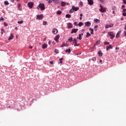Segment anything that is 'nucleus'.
I'll return each mask as SVG.
<instances>
[{"label":"nucleus","mask_w":126,"mask_h":126,"mask_svg":"<svg viewBox=\"0 0 126 126\" xmlns=\"http://www.w3.org/2000/svg\"><path fill=\"white\" fill-rule=\"evenodd\" d=\"M100 8L99 9V11H100V12H106V11H107V8H105V7H103V6H102V5H99Z\"/></svg>","instance_id":"f257e3e1"},{"label":"nucleus","mask_w":126,"mask_h":126,"mask_svg":"<svg viewBox=\"0 0 126 126\" xmlns=\"http://www.w3.org/2000/svg\"><path fill=\"white\" fill-rule=\"evenodd\" d=\"M38 7L40 8L41 10H45V4L44 3H40L38 5Z\"/></svg>","instance_id":"f03ea898"},{"label":"nucleus","mask_w":126,"mask_h":126,"mask_svg":"<svg viewBox=\"0 0 126 126\" xmlns=\"http://www.w3.org/2000/svg\"><path fill=\"white\" fill-rule=\"evenodd\" d=\"M43 18H44V15L43 14H40V15H37L36 16V19L37 20H40L43 19Z\"/></svg>","instance_id":"7ed1b4c3"},{"label":"nucleus","mask_w":126,"mask_h":126,"mask_svg":"<svg viewBox=\"0 0 126 126\" xmlns=\"http://www.w3.org/2000/svg\"><path fill=\"white\" fill-rule=\"evenodd\" d=\"M108 35H109V36H110V39L111 40H113V39H114V38H115V34H114V32H108Z\"/></svg>","instance_id":"20e7f679"},{"label":"nucleus","mask_w":126,"mask_h":126,"mask_svg":"<svg viewBox=\"0 0 126 126\" xmlns=\"http://www.w3.org/2000/svg\"><path fill=\"white\" fill-rule=\"evenodd\" d=\"M73 43L74 44V47H78L79 46V43H77V40H76V38H74L73 40Z\"/></svg>","instance_id":"39448f33"},{"label":"nucleus","mask_w":126,"mask_h":126,"mask_svg":"<svg viewBox=\"0 0 126 126\" xmlns=\"http://www.w3.org/2000/svg\"><path fill=\"white\" fill-rule=\"evenodd\" d=\"M34 5V3L33 2H30L28 3V6L30 8H32L33 7V6Z\"/></svg>","instance_id":"423d86ee"},{"label":"nucleus","mask_w":126,"mask_h":126,"mask_svg":"<svg viewBox=\"0 0 126 126\" xmlns=\"http://www.w3.org/2000/svg\"><path fill=\"white\" fill-rule=\"evenodd\" d=\"M88 3L89 5H93L94 4V0H88Z\"/></svg>","instance_id":"0eeeda50"},{"label":"nucleus","mask_w":126,"mask_h":126,"mask_svg":"<svg viewBox=\"0 0 126 126\" xmlns=\"http://www.w3.org/2000/svg\"><path fill=\"white\" fill-rule=\"evenodd\" d=\"M85 27L87 26L88 27H89L91 26V23H90L89 21L85 22Z\"/></svg>","instance_id":"6e6552de"},{"label":"nucleus","mask_w":126,"mask_h":126,"mask_svg":"<svg viewBox=\"0 0 126 126\" xmlns=\"http://www.w3.org/2000/svg\"><path fill=\"white\" fill-rule=\"evenodd\" d=\"M78 31V29H73L72 30V32H71V34H73V33H76Z\"/></svg>","instance_id":"1a4fd4ad"},{"label":"nucleus","mask_w":126,"mask_h":126,"mask_svg":"<svg viewBox=\"0 0 126 126\" xmlns=\"http://www.w3.org/2000/svg\"><path fill=\"white\" fill-rule=\"evenodd\" d=\"M52 33L56 34L58 33V30L57 29H53L52 30Z\"/></svg>","instance_id":"9d476101"},{"label":"nucleus","mask_w":126,"mask_h":126,"mask_svg":"<svg viewBox=\"0 0 126 126\" xmlns=\"http://www.w3.org/2000/svg\"><path fill=\"white\" fill-rule=\"evenodd\" d=\"M113 26H114L113 24L107 25L106 26H105V28H106V29H107V28H111L113 27Z\"/></svg>","instance_id":"9b49d317"},{"label":"nucleus","mask_w":126,"mask_h":126,"mask_svg":"<svg viewBox=\"0 0 126 126\" xmlns=\"http://www.w3.org/2000/svg\"><path fill=\"white\" fill-rule=\"evenodd\" d=\"M42 49H46V48H48V44L46 43L42 44Z\"/></svg>","instance_id":"f8f14e48"},{"label":"nucleus","mask_w":126,"mask_h":126,"mask_svg":"<svg viewBox=\"0 0 126 126\" xmlns=\"http://www.w3.org/2000/svg\"><path fill=\"white\" fill-rule=\"evenodd\" d=\"M109 49H113V46H112V45H110L108 46H106V51H109Z\"/></svg>","instance_id":"ddd939ff"},{"label":"nucleus","mask_w":126,"mask_h":126,"mask_svg":"<svg viewBox=\"0 0 126 126\" xmlns=\"http://www.w3.org/2000/svg\"><path fill=\"white\" fill-rule=\"evenodd\" d=\"M72 7L73 9L75 11H77V10H78V9H79V7H75V6H72Z\"/></svg>","instance_id":"4468645a"},{"label":"nucleus","mask_w":126,"mask_h":126,"mask_svg":"<svg viewBox=\"0 0 126 126\" xmlns=\"http://www.w3.org/2000/svg\"><path fill=\"white\" fill-rule=\"evenodd\" d=\"M60 39V35H57L55 38V40L56 41V42H58V41H59V39Z\"/></svg>","instance_id":"2eb2a0df"},{"label":"nucleus","mask_w":126,"mask_h":126,"mask_svg":"<svg viewBox=\"0 0 126 126\" xmlns=\"http://www.w3.org/2000/svg\"><path fill=\"white\" fill-rule=\"evenodd\" d=\"M68 25V28L70 29L72 28V24L71 23H68L67 24Z\"/></svg>","instance_id":"dca6fc26"},{"label":"nucleus","mask_w":126,"mask_h":126,"mask_svg":"<svg viewBox=\"0 0 126 126\" xmlns=\"http://www.w3.org/2000/svg\"><path fill=\"white\" fill-rule=\"evenodd\" d=\"M121 31H119L116 34V38H118L120 37V34H121Z\"/></svg>","instance_id":"f3484780"},{"label":"nucleus","mask_w":126,"mask_h":126,"mask_svg":"<svg viewBox=\"0 0 126 126\" xmlns=\"http://www.w3.org/2000/svg\"><path fill=\"white\" fill-rule=\"evenodd\" d=\"M65 52L68 53V54H70V53L71 52V49H70V48L66 49Z\"/></svg>","instance_id":"a211bd4d"},{"label":"nucleus","mask_w":126,"mask_h":126,"mask_svg":"<svg viewBox=\"0 0 126 126\" xmlns=\"http://www.w3.org/2000/svg\"><path fill=\"white\" fill-rule=\"evenodd\" d=\"M13 38H14L13 34L12 33H11V36L8 38L9 41H10V40H12V39H13Z\"/></svg>","instance_id":"6ab92c4d"},{"label":"nucleus","mask_w":126,"mask_h":126,"mask_svg":"<svg viewBox=\"0 0 126 126\" xmlns=\"http://www.w3.org/2000/svg\"><path fill=\"white\" fill-rule=\"evenodd\" d=\"M98 55L99 57H102V56H103V53H102V51H98Z\"/></svg>","instance_id":"aec40b11"},{"label":"nucleus","mask_w":126,"mask_h":126,"mask_svg":"<svg viewBox=\"0 0 126 126\" xmlns=\"http://www.w3.org/2000/svg\"><path fill=\"white\" fill-rule=\"evenodd\" d=\"M66 5V3H65V2H63V1H62L61 2V6H65V5Z\"/></svg>","instance_id":"412c9836"},{"label":"nucleus","mask_w":126,"mask_h":126,"mask_svg":"<svg viewBox=\"0 0 126 126\" xmlns=\"http://www.w3.org/2000/svg\"><path fill=\"white\" fill-rule=\"evenodd\" d=\"M100 44V40H97L95 43L94 44V46H97Z\"/></svg>","instance_id":"4be33fe9"},{"label":"nucleus","mask_w":126,"mask_h":126,"mask_svg":"<svg viewBox=\"0 0 126 126\" xmlns=\"http://www.w3.org/2000/svg\"><path fill=\"white\" fill-rule=\"evenodd\" d=\"M89 30H90V31H91V34H94V30H93V29H92V28H90V29H89Z\"/></svg>","instance_id":"5701e85b"},{"label":"nucleus","mask_w":126,"mask_h":126,"mask_svg":"<svg viewBox=\"0 0 126 126\" xmlns=\"http://www.w3.org/2000/svg\"><path fill=\"white\" fill-rule=\"evenodd\" d=\"M90 36H91V34L89 32H87V35H86V38H89Z\"/></svg>","instance_id":"b1692460"},{"label":"nucleus","mask_w":126,"mask_h":126,"mask_svg":"<svg viewBox=\"0 0 126 126\" xmlns=\"http://www.w3.org/2000/svg\"><path fill=\"white\" fill-rule=\"evenodd\" d=\"M94 22H96V23H100V20L95 19L94 20Z\"/></svg>","instance_id":"393cba45"},{"label":"nucleus","mask_w":126,"mask_h":126,"mask_svg":"<svg viewBox=\"0 0 126 126\" xmlns=\"http://www.w3.org/2000/svg\"><path fill=\"white\" fill-rule=\"evenodd\" d=\"M57 14H58V15H61V14H62V11L61 10H58L57 12Z\"/></svg>","instance_id":"a878e982"},{"label":"nucleus","mask_w":126,"mask_h":126,"mask_svg":"<svg viewBox=\"0 0 126 126\" xmlns=\"http://www.w3.org/2000/svg\"><path fill=\"white\" fill-rule=\"evenodd\" d=\"M73 38L72 37H70V38L68 39V42H69L70 43H71V42H72V41H73Z\"/></svg>","instance_id":"bb28decb"},{"label":"nucleus","mask_w":126,"mask_h":126,"mask_svg":"<svg viewBox=\"0 0 126 126\" xmlns=\"http://www.w3.org/2000/svg\"><path fill=\"white\" fill-rule=\"evenodd\" d=\"M65 17L66 18H70L71 17V16H70V15L69 14H66L65 15Z\"/></svg>","instance_id":"cd10ccee"},{"label":"nucleus","mask_w":126,"mask_h":126,"mask_svg":"<svg viewBox=\"0 0 126 126\" xmlns=\"http://www.w3.org/2000/svg\"><path fill=\"white\" fill-rule=\"evenodd\" d=\"M73 11H74V10H73V8H72L69 10V13H73Z\"/></svg>","instance_id":"c85d7f7f"},{"label":"nucleus","mask_w":126,"mask_h":126,"mask_svg":"<svg viewBox=\"0 0 126 126\" xmlns=\"http://www.w3.org/2000/svg\"><path fill=\"white\" fill-rule=\"evenodd\" d=\"M60 61V63H63V58H61L60 59H59Z\"/></svg>","instance_id":"c756f323"},{"label":"nucleus","mask_w":126,"mask_h":126,"mask_svg":"<svg viewBox=\"0 0 126 126\" xmlns=\"http://www.w3.org/2000/svg\"><path fill=\"white\" fill-rule=\"evenodd\" d=\"M78 25H79V27H81V26H82V25H83V23L80 22V23H79Z\"/></svg>","instance_id":"7c9ffc66"},{"label":"nucleus","mask_w":126,"mask_h":126,"mask_svg":"<svg viewBox=\"0 0 126 126\" xmlns=\"http://www.w3.org/2000/svg\"><path fill=\"white\" fill-rule=\"evenodd\" d=\"M77 39H79V40H81V39H82V37L81 36V34H79V37L77 38Z\"/></svg>","instance_id":"2f4dec72"},{"label":"nucleus","mask_w":126,"mask_h":126,"mask_svg":"<svg viewBox=\"0 0 126 126\" xmlns=\"http://www.w3.org/2000/svg\"><path fill=\"white\" fill-rule=\"evenodd\" d=\"M4 3L5 5H7L9 4V3H8V1H5Z\"/></svg>","instance_id":"473e14b6"},{"label":"nucleus","mask_w":126,"mask_h":126,"mask_svg":"<svg viewBox=\"0 0 126 126\" xmlns=\"http://www.w3.org/2000/svg\"><path fill=\"white\" fill-rule=\"evenodd\" d=\"M55 53H56V54H59V50L55 49Z\"/></svg>","instance_id":"72a5a7b5"},{"label":"nucleus","mask_w":126,"mask_h":126,"mask_svg":"<svg viewBox=\"0 0 126 126\" xmlns=\"http://www.w3.org/2000/svg\"><path fill=\"white\" fill-rule=\"evenodd\" d=\"M104 45H110V42L105 41L104 42Z\"/></svg>","instance_id":"f704fd0d"},{"label":"nucleus","mask_w":126,"mask_h":126,"mask_svg":"<svg viewBox=\"0 0 126 126\" xmlns=\"http://www.w3.org/2000/svg\"><path fill=\"white\" fill-rule=\"evenodd\" d=\"M18 24H22L23 23V21H18Z\"/></svg>","instance_id":"c9c22d12"},{"label":"nucleus","mask_w":126,"mask_h":126,"mask_svg":"<svg viewBox=\"0 0 126 126\" xmlns=\"http://www.w3.org/2000/svg\"><path fill=\"white\" fill-rule=\"evenodd\" d=\"M43 25H47V21H43Z\"/></svg>","instance_id":"e433bc0d"},{"label":"nucleus","mask_w":126,"mask_h":126,"mask_svg":"<svg viewBox=\"0 0 126 126\" xmlns=\"http://www.w3.org/2000/svg\"><path fill=\"white\" fill-rule=\"evenodd\" d=\"M1 34H3V32H4V30H3V29H1Z\"/></svg>","instance_id":"4c0bfd02"},{"label":"nucleus","mask_w":126,"mask_h":126,"mask_svg":"<svg viewBox=\"0 0 126 126\" xmlns=\"http://www.w3.org/2000/svg\"><path fill=\"white\" fill-rule=\"evenodd\" d=\"M3 21L4 20V19L3 18V17H1V18H0V21Z\"/></svg>","instance_id":"58836bf2"},{"label":"nucleus","mask_w":126,"mask_h":126,"mask_svg":"<svg viewBox=\"0 0 126 126\" xmlns=\"http://www.w3.org/2000/svg\"><path fill=\"white\" fill-rule=\"evenodd\" d=\"M65 44L64 43H63L62 46H61V48H63V47H65Z\"/></svg>","instance_id":"ea45409f"},{"label":"nucleus","mask_w":126,"mask_h":126,"mask_svg":"<svg viewBox=\"0 0 126 126\" xmlns=\"http://www.w3.org/2000/svg\"><path fill=\"white\" fill-rule=\"evenodd\" d=\"M48 2L49 3H52V2H53V0H49Z\"/></svg>","instance_id":"a19ab883"},{"label":"nucleus","mask_w":126,"mask_h":126,"mask_svg":"<svg viewBox=\"0 0 126 126\" xmlns=\"http://www.w3.org/2000/svg\"><path fill=\"white\" fill-rule=\"evenodd\" d=\"M92 61H96V58H93L92 59Z\"/></svg>","instance_id":"79ce46f5"},{"label":"nucleus","mask_w":126,"mask_h":126,"mask_svg":"<svg viewBox=\"0 0 126 126\" xmlns=\"http://www.w3.org/2000/svg\"><path fill=\"white\" fill-rule=\"evenodd\" d=\"M123 16H126V12H124L123 13Z\"/></svg>","instance_id":"37998d69"},{"label":"nucleus","mask_w":126,"mask_h":126,"mask_svg":"<svg viewBox=\"0 0 126 126\" xmlns=\"http://www.w3.org/2000/svg\"><path fill=\"white\" fill-rule=\"evenodd\" d=\"M4 26L6 27V26H7V25H8L7 24H6V23L4 22Z\"/></svg>","instance_id":"c03bdc74"},{"label":"nucleus","mask_w":126,"mask_h":126,"mask_svg":"<svg viewBox=\"0 0 126 126\" xmlns=\"http://www.w3.org/2000/svg\"><path fill=\"white\" fill-rule=\"evenodd\" d=\"M49 63L51 64H53L54 63V62L53 61H50Z\"/></svg>","instance_id":"a18cd8bd"},{"label":"nucleus","mask_w":126,"mask_h":126,"mask_svg":"<svg viewBox=\"0 0 126 126\" xmlns=\"http://www.w3.org/2000/svg\"><path fill=\"white\" fill-rule=\"evenodd\" d=\"M80 5H83V3L82 1L80 2Z\"/></svg>","instance_id":"49530a36"},{"label":"nucleus","mask_w":126,"mask_h":126,"mask_svg":"<svg viewBox=\"0 0 126 126\" xmlns=\"http://www.w3.org/2000/svg\"><path fill=\"white\" fill-rule=\"evenodd\" d=\"M123 2L125 4H126V0H123Z\"/></svg>","instance_id":"de8ad7c7"},{"label":"nucleus","mask_w":126,"mask_h":126,"mask_svg":"<svg viewBox=\"0 0 126 126\" xmlns=\"http://www.w3.org/2000/svg\"><path fill=\"white\" fill-rule=\"evenodd\" d=\"M100 2H104L105 1V0H99Z\"/></svg>","instance_id":"09e8293b"},{"label":"nucleus","mask_w":126,"mask_h":126,"mask_svg":"<svg viewBox=\"0 0 126 126\" xmlns=\"http://www.w3.org/2000/svg\"><path fill=\"white\" fill-rule=\"evenodd\" d=\"M98 27H99V26L98 25H95L94 26V28H98Z\"/></svg>","instance_id":"8fccbe9b"},{"label":"nucleus","mask_w":126,"mask_h":126,"mask_svg":"<svg viewBox=\"0 0 126 126\" xmlns=\"http://www.w3.org/2000/svg\"><path fill=\"white\" fill-rule=\"evenodd\" d=\"M123 11V12H126V9H124Z\"/></svg>","instance_id":"3c124183"},{"label":"nucleus","mask_w":126,"mask_h":126,"mask_svg":"<svg viewBox=\"0 0 126 126\" xmlns=\"http://www.w3.org/2000/svg\"><path fill=\"white\" fill-rule=\"evenodd\" d=\"M125 7H126V6H125V5H123L122 6V8H125Z\"/></svg>","instance_id":"603ef678"},{"label":"nucleus","mask_w":126,"mask_h":126,"mask_svg":"<svg viewBox=\"0 0 126 126\" xmlns=\"http://www.w3.org/2000/svg\"><path fill=\"white\" fill-rule=\"evenodd\" d=\"M77 23H76V22H75L74 23V25H77Z\"/></svg>","instance_id":"864d4df0"},{"label":"nucleus","mask_w":126,"mask_h":126,"mask_svg":"<svg viewBox=\"0 0 126 126\" xmlns=\"http://www.w3.org/2000/svg\"><path fill=\"white\" fill-rule=\"evenodd\" d=\"M29 48H30V49H32V48H33V46H29Z\"/></svg>","instance_id":"5fc2aeb1"},{"label":"nucleus","mask_w":126,"mask_h":126,"mask_svg":"<svg viewBox=\"0 0 126 126\" xmlns=\"http://www.w3.org/2000/svg\"><path fill=\"white\" fill-rule=\"evenodd\" d=\"M80 16L81 17H82V16H83V14H80Z\"/></svg>","instance_id":"6e6d98bb"},{"label":"nucleus","mask_w":126,"mask_h":126,"mask_svg":"<svg viewBox=\"0 0 126 126\" xmlns=\"http://www.w3.org/2000/svg\"><path fill=\"white\" fill-rule=\"evenodd\" d=\"M115 49H116V50H119V49H120V48L116 47Z\"/></svg>","instance_id":"4d7b16f0"},{"label":"nucleus","mask_w":126,"mask_h":126,"mask_svg":"<svg viewBox=\"0 0 126 126\" xmlns=\"http://www.w3.org/2000/svg\"><path fill=\"white\" fill-rule=\"evenodd\" d=\"M124 33H125V36L126 37V32H124Z\"/></svg>","instance_id":"13d9d810"},{"label":"nucleus","mask_w":126,"mask_h":126,"mask_svg":"<svg viewBox=\"0 0 126 126\" xmlns=\"http://www.w3.org/2000/svg\"><path fill=\"white\" fill-rule=\"evenodd\" d=\"M102 60H99V63H102Z\"/></svg>","instance_id":"bf43d9fd"},{"label":"nucleus","mask_w":126,"mask_h":126,"mask_svg":"<svg viewBox=\"0 0 126 126\" xmlns=\"http://www.w3.org/2000/svg\"><path fill=\"white\" fill-rule=\"evenodd\" d=\"M80 20H82V17H80Z\"/></svg>","instance_id":"052dcab7"},{"label":"nucleus","mask_w":126,"mask_h":126,"mask_svg":"<svg viewBox=\"0 0 126 126\" xmlns=\"http://www.w3.org/2000/svg\"><path fill=\"white\" fill-rule=\"evenodd\" d=\"M48 44H49V45H51V41H49Z\"/></svg>","instance_id":"680f3d73"},{"label":"nucleus","mask_w":126,"mask_h":126,"mask_svg":"<svg viewBox=\"0 0 126 126\" xmlns=\"http://www.w3.org/2000/svg\"><path fill=\"white\" fill-rule=\"evenodd\" d=\"M125 30H126V25L125 26Z\"/></svg>","instance_id":"e2e57ef3"},{"label":"nucleus","mask_w":126,"mask_h":126,"mask_svg":"<svg viewBox=\"0 0 126 126\" xmlns=\"http://www.w3.org/2000/svg\"><path fill=\"white\" fill-rule=\"evenodd\" d=\"M20 7V4H18V7Z\"/></svg>","instance_id":"0e129e2a"},{"label":"nucleus","mask_w":126,"mask_h":126,"mask_svg":"<svg viewBox=\"0 0 126 126\" xmlns=\"http://www.w3.org/2000/svg\"><path fill=\"white\" fill-rule=\"evenodd\" d=\"M15 29L16 30H17L18 29L17 28V27H15Z\"/></svg>","instance_id":"69168bd1"},{"label":"nucleus","mask_w":126,"mask_h":126,"mask_svg":"<svg viewBox=\"0 0 126 126\" xmlns=\"http://www.w3.org/2000/svg\"><path fill=\"white\" fill-rule=\"evenodd\" d=\"M79 35H81V36H83V33L79 34Z\"/></svg>","instance_id":"338daca9"},{"label":"nucleus","mask_w":126,"mask_h":126,"mask_svg":"<svg viewBox=\"0 0 126 126\" xmlns=\"http://www.w3.org/2000/svg\"><path fill=\"white\" fill-rule=\"evenodd\" d=\"M121 20L123 21V20H124V18H122Z\"/></svg>","instance_id":"774afa93"}]
</instances>
